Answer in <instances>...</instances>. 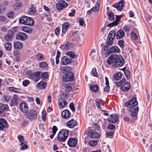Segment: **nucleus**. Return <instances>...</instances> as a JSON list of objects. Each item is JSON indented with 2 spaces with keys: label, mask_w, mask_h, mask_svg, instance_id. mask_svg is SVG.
Segmentation results:
<instances>
[{
  "label": "nucleus",
  "mask_w": 152,
  "mask_h": 152,
  "mask_svg": "<svg viewBox=\"0 0 152 152\" xmlns=\"http://www.w3.org/2000/svg\"><path fill=\"white\" fill-rule=\"evenodd\" d=\"M124 60L121 55L116 54L112 55L107 58V62L109 65L113 64L114 66L118 67L122 66Z\"/></svg>",
  "instance_id": "obj_1"
},
{
  "label": "nucleus",
  "mask_w": 152,
  "mask_h": 152,
  "mask_svg": "<svg viewBox=\"0 0 152 152\" xmlns=\"http://www.w3.org/2000/svg\"><path fill=\"white\" fill-rule=\"evenodd\" d=\"M69 131L68 130L63 129L58 133L57 138L61 141H65L69 136Z\"/></svg>",
  "instance_id": "obj_2"
},
{
  "label": "nucleus",
  "mask_w": 152,
  "mask_h": 152,
  "mask_svg": "<svg viewBox=\"0 0 152 152\" xmlns=\"http://www.w3.org/2000/svg\"><path fill=\"white\" fill-rule=\"evenodd\" d=\"M19 22L21 24L29 26H32L34 23L33 19L26 16L22 17L19 20Z\"/></svg>",
  "instance_id": "obj_3"
},
{
  "label": "nucleus",
  "mask_w": 152,
  "mask_h": 152,
  "mask_svg": "<svg viewBox=\"0 0 152 152\" xmlns=\"http://www.w3.org/2000/svg\"><path fill=\"white\" fill-rule=\"evenodd\" d=\"M137 98L133 96L131 99L126 102L125 106L129 108H133L137 106Z\"/></svg>",
  "instance_id": "obj_4"
},
{
  "label": "nucleus",
  "mask_w": 152,
  "mask_h": 152,
  "mask_svg": "<svg viewBox=\"0 0 152 152\" xmlns=\"http://www.w3.org/2000/svg\"><path fill=\"white\" fill-rule=\"evenodd\" d=\"M62 78L64 82L71 81L74 79V74L72 72H68L63 75Z\"/></svg>",
  "instance_id": "obj_5"
},
{
  "label": "nucleus",
  "mask_w": 152,
  "mask_h": 152,
  "mask_svg": "<svg viewBox=\"0 0 152 152\" xmlns=\"http://www.w3.org/2000/svg\"><path fill=\"white\" fill-rule=\"evenodd\" d=\"M37 113L34 110H30L26 114L27 117L30 120H33L37 117Z\"/></svg>",
  "instance_id": "obj_6"
},
{
  "label": "nucleus",
  "mask_w": 152,
  "mask_h": 152,
  "mask_svg": "<svg viewBox=\"0 0 152 152\" xmlns=\"http://www.w3.org/2000/svg\"><path fill=\"white\" fill-rule=\"evenodd\" d=\"M68 4L64 0H61L56 4L57 9L59 10H61L64 7H66Z\"/></svg>",
  "instance_id": "obj_7"
},
{
  "label": "nucleus",
  "mask_w": 152,
  "mask_h": 152,
  "mask_svg": "<svg viewBox=\"0 0 152 152\" xmlns=\"http://www.w3.org/2000/svg\"><path fill=\"white\" fill-rule=\"evenodd\" d=\"M40 74V72L37 71L34 73L32 75H31L30 78L34 82H37L39 80Z\"/></svg>",
  "instance_id": "obj_8"
},
{
  "label": "nucleus",
  "mask_w": 152,
  "mask_h": 152,
  "mask_svg": "<svg viewBox=\"0 0 152 152\" xmlns=\"http://www.w3.org/2000/svg\"><path fill=\"white\" fill-rule=\"evenodd\" d=\"M17 39L22 41L26 40L27 38V35L23 32H19L18 33L16 36Z\"/></svg>",
  "instance_id": "obj_9"
},
{
  "label": "nucleus",
  "mask_w": 152,
  "mask_h": 152,
  "mask_svg": "<svg viewBox=\"0 0 152 152\" xmlns=\"http://www.w3.org/2000/svg\"><path fill=\"white\" fill-rule=\"evenodd\" d=\"M110 117L107 119L108 121L110 122L115 123L118 120V116L115 114H111Z\"/></svg>",
  "instance_id": "obj_10"
},
{
  "label": "nucleus",
  "mask_w": 152,
  "mask_h": 152,
  "mask_svg": "<svg viewBox=\"0 0 152 152\" xmlns=\"http://www.w3.org/2000/svg\"><path fill=\"white\" fill-rule=\"evenodd\" d=\"M120 52L119 48L117 46H113L111 47L109 50L108 53L109 54L113 53H119Z\"/></svg>",
  "instance_id": "obj_11"
},
{
  "label": "nucleus",
  "mask_w": 152,
  "mask_h": 152,
  "mask_svg": "<svg viewBox=\"0 0 152 152\" xmlns=\"http://www.w3.org/2000/svg\"><path fill=\"white\" fill-rule=\"evenodd\" d=\"M139 111V108L138 107L132 108L130 110V111L131 114V115L132 117H134V120H136L137 118V115Z\"/></svg>",
  "instance_id": "obj_12"
},
{
  "label": "nucleus",
  "mask_w": 152,
  "mask_h": 152,
  "mask_svg": "<svg viewBox=\"0 0 152 152\" xmlns=\"http://www.w3.org/2000/svg\"><path fill=\"white\" fill-rule=\"evenodd\" d=\"M8 127V125L6 121L4 118H0V130H2L4 128Z\"/></svg>",
  "instance_id": "obj_13"
},
{
  "label": "nucleus",
  "mask_w": 152,
  "mask_h": 152,
  "mask_svg": "<svg viewBox=\"0 0 152 152\" xmlns=\"http://www.w3.org/2000/svg\"><path fill=\"white\" fill-rule=\"evenodd\" d=\"M124 0H121V1L117 4L115 5H113L114 7L116 8L118 10L121 11L122 10L125 3Z\"/></svg>",
  "instance_id": "obj_14"
},
{
  "label": "nucleus",
  "mask_w": 152,
  "mask_h": 152,
  "mask_svg": "<svg viewBox=\"0 0 152 152\" xmlns=\"http://www.w3.org/2000/svg\"><path fill=\"white\" fill-rule=\"evenodd\" d=\"M67 126L70 128H73L77 125V122L73 119H71L66 123Z\"/></svg>",
  "instance_id": "obj_15"
},
{
  "label": "nucleus",
  "mask_w": 152,
  "mask_h": 152,
  "mask_svg": "<svg viewBox=\"0 0 152 152\" xmlns=\"http://www.w3.org/2000/svg\"><path fill=\"white\" fill-rule=\"evenodd\" d=\"M77 142V140L75 138H70L68 140V144L71 147H75Z\"/></svg>",
  "instance_id": "obj_16"
},
{
  "label": "nucleus",
  "mask_w": 152,
  "mask_h": 152,
  "mask_svg": "<svg viewBox=\"0 0 152 152\" xmlns=\"http://www.w3.org/2000/svg\"><path fill=\"white\" fill-rule=\"evenodd\" d=\"M19 107L21 111L23 113H26L28 110L27 104L25 103H21L19 104Z\"/></svg>",
  "instance_id": "obj_17"
},
{
  "label": "nucleus",
  "mask_w": 152,
  "mask_h": 152,
  "mask_svg": "<svg viewBox=\"0 0 152 152\" xmlns=\"http://www.w3.org/2000/svg\"><path fill=\"white\" fill-rule=\"evenodd\" d=\"M131 87L130 84L128 82H126L121 87V89L123 91H127Z\"/></svg>",
  "instance_id": "obj_18"
},
{
  "label": "nucleus",
  "mask_w": 152,
  "mask_h": 152,
  "mask_svg": "<svg viewBox=\"0 0 152 152\" xmlns=\"http://www.w3.org/2000/svg\"><path fill=\"white\" fill-rule=\"evenodd\" d=\"M18 96L16 94L14 95L12 99L11 103L12 105L13 106H16L18 105Z\"/></svg>",
  "instance_id": "obj_19"
},
{
  "label": "nucleus",
  "mask_w": 152,
  "mask_h": 152,
  "mask_svg": "<svg viewBox=\"0 0 152 152\" xmlns=\"http://www.w3.org/2000/svg\"><path fill=\"white\" fill-rule=\"evenodd\" d=\"M72 61V59H69L67 57L64 56L62 58L61 62L63 65H67L71 63Z\"/></svg>",
  "instance_id": "obj_20"
},
{
  "label": "nucleus",
  "mask_w": 152,
  "mask_h": 152,
  "mask_svg": "<svg viewBox=\"0 0 152 152\" xmlns=\"http://www.w3.org/2000/svg\"><path fill=\"white\" fill-rule=\"evenodd\" d=\"M13 32L12 31H9L8 33L4 36V39L6 41H10L11 40Z\"/></svg>",
  "instance_id": "obj_21"
},
{
  "label": "nucleus",
  "mask_w": 152,
  "mask_h": 152,
  "mask_svg": "<svg viewBox=\"0 0 152 152\" xmlns=\"http://www.w3.org/2000/svg\"><path fill=\"white\" fill-rule=\"evenodd\" d=\"M59 107L60 108H62L66 105L67 103L66 101L64 99L61 98L58 102Z\"/></svg>",
  "instance_id": "obj_22"
},
{
  "label": "nucleus",
  "mask_w": 152,
  "mask_h": 152,
  "mask_svg": "<svg viewBox=\"0 0 152 152\" xmlns=\"http://www.w3.org/2000/svg\"><path fill=\"white\" fill-rule=\"evenodd\" d=\"M28 14L30 15H34L36 12V9L32 5L29 6L28 9L27 11Z\"/></svg>",
  "instance_id": "obj_23"
},
{
  "label": "nucleus",
  "mask_w": 152,
  "mask_h": 152,
  "mask_svg": "<svg viewBox=\"0 0 152 152\" xmlns=\"http://www.w3.org/2000/svg\"><path fill=\"white\" fill-rule=\"evenodd\" d=\"M113 40L107 38V42L106 45L104 46V50H107V48L109 47L110 46L112 45L113 44Z\"/></svg>",
  "instance_id": "obj_24"
},
{
  "label": "nucleus",
  "mask_w": 152,
  "mask_h": 152,
  "mask_svg": "<svg viewBox=\"0 0 152 152\" xmlns=\"http://www.w3.org/2000/svg\"><path fill=\"white\" fill-rule=\"evenodd\" d=\"M71 113L70 111L68 110H65L63 111L61 113L62 117L64 118H69L70 115Z\"/></svg>",
  "instance_id": "obj_25"
},
{
  "label": "nucleus",
  "mask_w": 152,
  "mask_h": 152,
  "mask_svg": "<svg viewBox=\"0 0 152 152\" xmlns=\"http://www.w3.org/2000/svg\"><path fill=\"white\" fill-rule=\"evenodd\" d=\"M125 35V33L123 30H119L117 32L116 35V38L119 39L123 38Z\"/></svg>",
  "instance_id": "obj_26"
},
{
  "label": "nucleus",
  "mask_w": 152,
  "mask_h": 152,
  "mask_svg": "<svg viewBox=\"0 0 152 152\" xmlns=\"http://www.w3.org/2000/svg\"><path fill=\"white\" fill-rule=\"evenodd\" d=\"M70 24L68 22L64 23L62 25V32L65 33L68 30Z\"/></svg>",
  "instance_id": "obj_27"
},
{
  "label": "nucleus",
  "mask_w": 152,
  "mask_h": 152,
  "mask_svg": "<svg viewBox=\"0 0 152 152\" xmlns=\"http://www.w3.org/2000/svg\"><path fill=\"white\" fill-rule=\"evenodd\" d=\"M88 134L91 136L92 138H97L99 136V133L92 130L91 131L90 133H88Z\"/></svg>",
  "instance_id": "obj_28"
},
{
  "label": "nucleus",
  "mask_w": 152,
  "mask_h": 152,
  "mask_svg": "<svg viewBox=\"0 0 152 152\" xmlns=\"http://www.w3.org/2000/svg\"><path fill=\"white\" fill-rule=\"evenodd\" d=\"M23 46V44L20 42H15L13 44L14 48L16 49H21Z\"/></svg>",
  "instance_id": "obj_29"
},
{
  "label": "nucleus",
  "mask_w": 152,
  "mask_h": 152,
  "mask_svg": "<svg viewBox=\"0 0 152 152\" xmlns=\"http://www.w3.org/2000/svg\"><path fill=\"white\" fill-rule=\"evenodd\" d=\"M115 32L113 30L111 31H110L108 35L107 38L109 39L110 38V39L114 40V39L115 37Z\"/></svg>",
  "instance_id": "obj_30"
},
{
  "label": "nucleus",
  "mask_w": 152,
  "mask_h": 152,
  "mask_svg": "<svg viewBox=\"0 0 152 152\" xmlns=\"http://www.w3.org/2000/svg\"><path fill=\"white\" fill-rule=\"evenodd\" d=\"M37 60L38 61H42L44 60V55L42 53H38L35 56Z\"/></svg>",
  "instance_id": "obj_31"
},
{
  "label": "nucleus",
  "mask_w": 152,
  "mask_h": 152,
  "mask_svg": "<svg viewBox=\"0 0 152 152\" xmlns=\"http://www.w3.org/2000/svg\"><path fill=\"white\" fill-rule=\"evenodd\" d=\"M100 6V1L99 0H98L95 6L94 7H93L92 9H93L94 12H98Z\"/></svg>",
  "instance_id": "obj_32"
},
{
  "label": "nucleus",
  "mask_w": 152,
  "mask_h": 152,
  "mask_svg": "<svg viewBox=\"0 0 152 152\" xmlns=\"http://www.w3.org/2000/svg\"><path fill=\"white\" fill-rule=\"evenodd\" d=\"M46 83L44 82L41 81L38 83L37 87L40 89H44L46 86Z\"/></svg>",
  "instance_id": "obj_33"
},
{
  "label": "nucleus",
  "mask_w": 152,
  "mask_h": 152,
  "mask_svg": "<svg viewBox=\"0 0 152 152\" xmlns=\"http://www.w3.org/2000/svg\"><path fill=\"white\" fill-rule=\"evenodd\" d=\"M5 49L8 51H10L12 48L11 44L9 42H6L4 45Z\"/></svg>",
  "instance_id": "obj_34"
},
{
  "label": "nucleus",
  "mask_w": 152,
  "mask_h": 152,
  "mask_svg": "<svg viewBox=\"0 0 152 152\" xmlns=\"http://www.w3.org/2000/svg\"><path fill=\"white\" fill-rule=\"evenodd\" d=\"M122 74L120 72H118L115 74L114 75L113 79L115 80H118L121 78Z\"/></svg>",
  "instance_id": "obj_35"
},
{
  "label": "nucleus",
  "mask_w": 152,
  "mask_h": 152,
  "mask_svg": "<svg viewBox=\"0 0 152 152\" xmlns=\"http://www.w3.org/2000/svg\"><path fill=\"white\" fill-rule=\"evenodd\" d=\"M66 55L69 56L71 58H74L75 57V53L72 51H68L66 53Z\"/></svg>",
  "instance_id": "obj_36"
},
{
  "label": "nucleus",
  "mask_w": 152,
  "mask_h": 152,
  "mask_svg": "<svg viewBox=\"0 0 152 152\" xmlns=\"http://www.w3.org/2000/svg\"><path fill=\"white\" fill-rule=\"evenodd\" d=\"M22 30L26 33H31L32 32V30L28 28L26 26H23L22 28Z\"/></svg>",
  "instance_id": "obj_37"
},
{
  "label": "nucleus",
  "mask_w": 152,
  "mask_h": 152,
  "mask_svg": "<svg viewBox=\"0 0 152 152\" xmlns=\"http://www.w3.org/2000/svg\"><path fill=\"white\" fill-rule=\"evenodd\" d=\"M90 89L94 92H96L98 90V86L97 85H92L90 86Z\"/></svg>",
  "instance_id": "obj_38"
},
{
  "label": "nucleus",
  "mask_w": 152,
  "mask_h": 152,
  "mask_svg": "<svg viewBox=\"0 0 152 152\" xmlns=\"http://www.w3.org/2000/svg\"><path fill=\"white\" fill-rule=\"evenodd\" d=\"M48 64L46 62L42 61L39 63V67L42 68H45L47 67Z\"/></svg>",
  "instance_id": "obj_39"
},
{
  "label": "nucleus",
  "mask_w": 152,
  "mask_h": 152,
  "mask_svg": "<svg viewBox=\"0 0 152 152\" xmlns=\"http://www.w3.org/2000/svg\"><path fill=\"white\" fill-rule=\"evenodd\" d=\"M97 140H93L89 141V144L90 146L94 147L97 145Z\"/></svg>",
  "instance_id": "obj_40"
},
{
  "label": "nucleus",
  "mask_w": 152,
  "mask_h": 152,
  "mask_svg": "<svg viewBox=\"0 0 152 152\" xmlns=\"http://www.w3.org/2000/svg\"><path fill=\"white\" fill-rule=\"evenodd\" d=\"M57 128L56 126H53L52 128V134L50 135V137L52 139L56 134V131L57 130Z\"/></svg>",
  "instance_id": "obj_41"
},
{
  "label": "nucleus",
  "mask_w": 152,
  "mask_h": 152,
  "mask_svg": "<svg viewBox=\"0 0 152 152\" xmlns=\"http://www.w3.org/2000/svg\"><path fill=\"white\" fill-rule=\"evenodd\" d=\"M4 107L0 110V117L3 116L5 115V112L6 111H7L9 109V106L7 105V107L6 109L3 110Z\"/></svg>",
  "instance_id": "obj_42"
},
{
  "label": "nucleus",
  "mask_w": 152,
  "mask_h": 152,
  "mask_svg": "<svg viewBox=\"0 0 152 152\" xmlns=\"http://www.w3.org/2000/svg\"><path fill=\"white\" fill-rule=\"evenodd\" d=\"M22 4L20 2H17L14 5V8L15 9H20L22 7Z\"/></svg>",
  "instance_id": "obj_43"
},
{
  "label": "nucleus",
  "mask_w": 152,
  "mask_h": 152,
  "mask_svg": "<svg viewBox=\"0 0 152 152\" xmlns=\"http://www.w3.org/2000/svg\"><path fill=\"white\" fill-rule=\"evenodd\" d=\"M125 78H123L119 82H115V84L116 85V86L118 87L120 86L121 85H122L125 82Z\"/></svg>",
  "instance_id": "obj_44"
},
{
  "label": "nucleus",
  "mask_w": 152,
  "mask_h": 152,
  "mask_svg": "<svg viewBox=\"0 0 152 152\" xmlns=\"http://www.w3.org/2000/svg\"><path fill=\"white\" fill-rule=\"evenodd\" d=\"M24 142V143H23L22 144H20V145L21 146V149L22 150H25L27 149L28 148V146L26 144V142Z\"/></svg>",
  "instance_id": "obj_45"
},
{
  "label": "nucleus",
  "mask_w": 152,
  "mask_h": 152,
  "mask_svg": "<svg viewBox=\"0 0 152 152\" xmlns=\"http://www.w3.org/2000/svg\"><path fill=\"white\" fill-rule=\"evenodd\" d=\"M9 90L18 93L20 91V89L13 87H10L9 88Z\"/></svg>",
  "instance_id": "obj_46"
},
{
  "label": "nucleus",
  "mask_w": 152,
  "mask_h": 152,
  "mask_svg": "<svg viewBox=\"0 0 152 152\" xmlns=\"http://www.w3.org/2000/svg\"><path fill=\"white\" fill-rule=\"evenodd\" d=\"M14 56L17 58H19L20 57V53L19 51L17 50H15L13 51Z\"/></svg>",
  "instance_id": "obj_47"
},
{
  "label": "nucleus",
  "mask_w": 152,
  "mask_h": 152,
  "mask_svg": "<svg viewBox=\"0 0 152 152\" xmlns=\"http://www.w3.org/2000/svg\"><path fill=\"white\" fill-rule=\"evenodd\" d=\"M48 77V75L47 72H44L42 73L41 75V77L42 79H45L47 78Z\"/></svg>",
  "instance_id": "obj_48"
},
{
  "label": "nucleus",
  "mask_w": 152,
  "mask_h": 152,
  "mask_svg": "<svg viewBox=\"0 0 152 152\" xmlns=\"http://www.w3.org/2000/svg\"><path fill=\"white\" fill-rule=\"evenodd\" d=\"M131 35L132 39L134 40H136L138 39V37L137 34L134 32H131Z\"/></svg>",
  "instance_id": "obj_49"
},
{
  "label": "nucleus",
  "mask_w": 152,
  "mask_h": 152,
  "mask_svg": "<svg viewBox=\"0 0 152 152\" xmlns=\"http://www.w3.org/2000/svg\"><path fill=\"white\" fill-rule=\"evenodd\" d=\"M109 18V20L113 21L114 20V14L112 12H110L108 14Z\"/></svg>",
  "instance_id": "obj_50"
},
{
  "label": "nucleus",
  "mask_w": 152,
  "mask_h": 152,
  "mask_svg": "<svg viewBox=\"0 0 152 152\" xmlns=\"http://www.w3.org/2000/svg\"><path fill=\"white\" fill-rule=\"evenodd\" d=\"M92 74L94 76L97 77L98 74L96 72V68H93L92 70Z\"/></svg>",
  "instance_id": "obj_51"
},
{
  "label": "nucleus",
  "mask_w": 152,
  "mask_h": 152,
  "mask_svg": "<svg viewBox=\"0 0 152 152\" xmlns=\"http://www.w3.org/2000/svg\"><path fill=\"white\" fill-rule=\"evenodd\" d=\"M18 139L20 142V144H22V143H24V142H26L23 140V137L22 135H19L18 136Z\"/></svg>",
  "instance_id": "obj_52"
},
{
  "label": "nucleus",
  "mask_w": 152,
  "mask_h": 152,
  "mask_svg": "<svg viewBox=\"0 0 152 152\" xmlns=\"http://www.w3.org/2000/svg\"><path fill=\"white\" fill-rule=\"evenodd\" d=\"M72 90V87L71 86L66 85L65 86V91L66 92H69L70 91Z\"/></svg>",
  "instance_id": "obj_53"
},
{
  "label": "nucleus",
  "mask_w": 152,
  "mask_h": 152,
  "mask_svg": "<svg viewBox=\"0 0 152 152\" xmlns=\"http://www.w3.org/2000/svg\"><path fill=\"white\" fill-rule=\"evenodd\" d=\"M114 134V132H106V137H110V138H111Z\"/></svg>",
  "instance_id": "obj_54"
},
{
  "label": "nucleus",
  "mask_w": 152,
  "mask_h": 152,
  "mask_svg": "<svg viewBox=\"0 0 152 152\" xmlns=\"http://www.w3.org/2000/svg\"><path fill=\"white\" fill-rule=\"evenodd\" d=\"M118 44L121 47L123 48L124 47V41L123 40H120L118 41Z\"/></svg>",
  "instance_id": "obj_55"
},
{
  "label": "nucleus",
  "mask_w": 152,
  "mask_h": 152,
  "mask_svg": "<svg viewBox=\"0 0 152 152\" xmlns=\"http://www.w3.org/2000/svg\"><path fill=\"white\" fill-rule=\"evenodd\" d=\"M118 25V23L116 21H114L112 23H111L109 24H108L107 25V26L111 27L113 26H117Z\"/></svg>",
  "instance_id": "obj_56"
},
{
  "label": "nucleus",
  "mask_w": 152,
  "mask_h": 152,
  "mask_svg": "<svg viewBox=\"0 0 152 152\" xmlns=\"http://www.w3.org/2000/svg\"><path fill=\"white\" fill-rule=\"evenodd\" d=\"M115 128V126L113 124H109L108 126V128L110 130H113Z\"/></svg>",
  "instance_id": "obj_57"
},
{
  "label": "nucleus",
  "mask_w": 152,
  "mask_h": 152,
  "mask_svg": "<svg viewBox=\"0 0 152 152\" xmlns=\"http://www.w3.org/2000/svg\"><path fill=\"white\" fill-rule=\"evenodd\" d=\"M7 104H3L0 103V110L4 107L3 110L6 109L7 107Z\"/></svg>",
  "instance_id": "obj_58"
},
{
  "label": "nucleus",
  "mask_w": 152,
  "mask_h": 152,
  "mask_svg": "<svg viewBox=\"0 0 152 152\" xmlns=\"http://www.w3.org/2000/svg\"><path fill=\"white\" fill-rule=\"evenodd\" d=\"M79 21L80 25L83 26L85 23L83 19L82 18H80L79 19Z\"/></svg>",
  "instance_id": "obj_59"
},
{
  "label": "nucleus",
  "mask_w": 152,
  "mask_h": 152,
  "mask_svg": "<svg viewBox=\"0 0 152 152\" xmlns=\"http://www.w3.org/2000/svg\"><path fill=\"white\" fill-rule=\"evenodd\" d=\"M69 107L71 110L73 112H74L75 110V108L74 107V104L72 103H71L69 104Z\"/></svg>",
  "instance_id": "obj_60"
},
{
  "label": "nucleus",
  "mask_w": 152,
  "mask_h": 152,
  "mask_svg": "<svg viewBox=\"0 0 152 152\" xmlns=\"http://www.w3.org/2000/svg\"><path fill=\"white\" fill-rule=\"evenodd\" d=\"M29 83V81L28 80H26L23 82V85L24 86H27Z\"/></svg>",
  "instance_id": "obj_61"
},
{
  "label": "nucleus",
  "mask_w": 152,
  "mask_h": 152,
  "mask_svg": "<svg viewBox=\"0 0 152 152\" xmlns=\"http://www.w3.org/2000/svg\"><path fill=\"white\" fill-rule=\"evenodd\" d=\"M14 15V12L11 11L9 12L7 14V16L9 18H12L13 16Z\"/></svg>",
  "instance_id": "obj_62"
},
{
  "label": "nucleus",
  "mask_w": 152,
  "mask_h": 152,
  "mask_svg": "<svg viewBox=\"0 0 152 152\" xmlns=\"http://www.w3.org/2000/svg\"><path fill=\"white\" fill-rule=\"evenodd\" d=\"M28 122L27 121H24L22 122L21 125L22 126L24 127L28 124Z\"/></svg>",
  "instance_id": "obj_63"
},
{
  "label": "nucleus",
  "mask_w": 152,
  "mask_h": 152,
  "mask_svg": "<svg viewBox=\"0 0 152 152\" xmlns=\"http://www.w3.org/2000/svg\"><path fill=\"white\" fill-rule=\"evenodd\" d=\"M71 12L69 13V15L71 17H72L74 16L75 13V10H71Z\"/></svg>",
  "instance_id": "obj_64"
}]
</instances>
